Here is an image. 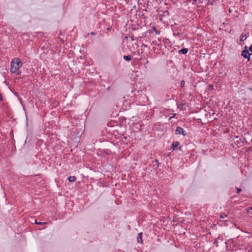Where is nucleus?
<instances>
[{
  "mask_svg": "<svg viewBox=\"0 0 252 252\" xmlns=\"http://www.w3.org/2000/svg\"><path fill=\"white\" fill-rule=\"evenodd\" d=\"M22 65V63L19 58H14L11 63L10 71L12 73H15Z\"/></svg>",
  "mask_w": 252,
  "mask_h": 252,
  "instance_id": "f257e3e1",
  "label": "nucleus"
},
{
  "mask_svg": "<svg viewBox=\"0 0 252 252\" xmlns=\"http://www.w3.org/2000/svg\"><path fill=\"white\" fill-rule=\"evenodd\" d=\"M247 47H245V48H246ZM250 54L249 53L248 50L247 49H245L241 53V56L243 57L245 59H248V61H250Z\"/></svg>",
  "mask_w": 252,
  "mask_h": 252,
  "instance_id": "f03ea898",
  "label": "nucleus"
},
{
  "mask_svg": "<svg viewBox=\"0 0 252 252\" xmlns=\"http://www.w3.org/2000/svg\"><path fill=\"white\" fill-rule=\"evenodd\" d=\"M175 134L177 135L182 134L184 136L187 135V133H185V131L184 130L183 128L180 126H177L175 130Z\"/></svg>",
  "mask_w": 252,
  "mask_h": 252,
  "instance_id": "7ed1b4c3",
  "label": "nucleus"
},
{
  "mask_svg": "<svg viewBox=\"0 0 252 252\" xmlns=\"http://www.w3.org/2000/svg\"><path fill=\"white\" fill-rule=\"evenodd\" d=\"M180 143L178 141H175V142H174L173 143H172V149L174 150L176 149V147H177L179 145Z\"/></svg>",
  "mask_w": 252,
  "mask_h": 252,
  "instance_id": "20e7f679",
  "label": "nucleus"
},
{
  "mask_svg": "<svg viewBox=\"0 0 252 252\" xmlns=\"http://www.w3.org/2000/svg\"><path fill=\"white\" fill-rule=\"evenodd\" d=\"M142 233L141 232L138 233V236L137 237V241L138 243H142Z\"/></svg>",
  "mask_w": 252,
  "mask_h": 252,
  "instance_id": "39448f33",
  "label": "nucleus"
},
{
  "mask_svg": "<svg viewBox=\"0 0 252 252\" xmlns=\"http://www.w3.org/2000/svg\"><path fill=\"white\" fill-rule=\"evenodd\" d=\"M188 49H187V48H183L181 50L179 51V52L180 53H182L183 54H187L188 53Z\"/></svg>",
  "mask_w": 252,
  "mask_h": 252,
  "instance_id": "423d86ee",
  "label": "nucleus"
},
{
  "mask_svg": "<svg viewBox=\"0 0 252 252\" xmlns=\"http://www.w3.org/2000/svg\"><path fill=\"white\" fill-rule=\"evenodd\" d=\"M68 180L70 182H73L76 180V178L75 176H69Z\"/></svg>",
  "mask_w": 252,
  "mask_h": 252,
  "instance_id": "0eeeda50",
  "label": "nucleus"
},
{
  "mask_svg": "<svg viewBox=\"0 0 252 252\" xmlns=\"http://www.w3.org/2000/svg\"><path fill=\"white\" fill-rule=\"evenodd\" d=\"M123 58L126 61H129L131 59V56H129V55L124 56Z\"/></svg>",
  "mask_w": 252,
  "mask_h": 252,
  "instance_id": "6e6552de",
  "label": "nucleus"
},
{
  "mask_svg": "<svg viewBox=\"0 0 252 252\" xmlns=\"http://www.w3.org/2000/svg\"><path fill=\"white\" fill-rule=\"evenodd\" d=\"M246 39H247V37L246 36H245L244 35L242 34L241 35V39H240L241 41H244Z\"/></svg>",
  "mask_w": 252,
  "mask_h": 252,
  "instance_id": "1a4fd4ad",
  "label": "nucleus"
},
{
  "mask_svg": "<svg viewBox=\"0 0 252 252\" xmlns=\"http://www.w3.org/2000/svg\"><path fill=\"white\" fill-rule=\"evenodd\" d=\"M249 214L252 215V207H250L247 209Z\"/></svg>",
  "mask_w": 252,
  "mask_h": 252,
  "instance_id": "9d476101",
  "label": "nucleus"
},
{
  "mask_svg": "<svg viewBox=\"0 0 252 252\" xmlns=\"http://www.w3.org/2000/svg\"><path fill=\"white\" fill-rule=\"evenodd\" d=\"M220 217L221 219H224L227 217V215L224 213H222L220 215Z\"/></svg>",
  "mask_w": 252,
  "mask_h": 252,
  "instance_id": "9b49d317",
  "label": "nucleus"
},
{
  "mask_svg": "<svg viewBox=\"0 0 252 252\" xmlns=\"http://www.w3.org/2000/svg\"><path fill=\"white\" fill-rule=\"evenodd\" d=\"M35 223L36 224H39V225H43V224L46 223V222H37L36 220H35Z\"/></svg>",
  "mask_w": 252,
  "mask_h": 252,
  "instance_id": "f8f14e48",
  "label": "nucleus"
},
{
  "mask_svg": "<svg viewBox=\"0 0 252 252\" xmlns=\"http://www.w3.org/2000/svg\"><path fill=\"white\" fill-rule=\"evenodd\" d=\"M235 189H236V192L237 193H240L242 191L241 189H239L237 187H235Z\"/></svg>",
  "mask_w": 252,
  "mask_h": 252,
  "instance_id": "ddd939ff",
  "label": "nucleus"
},
{
  "mask_svg": "<svg viewBox=\"0 0 252 252\" xmlns=\"http://www.w3.org/2000/svg\"><path fill=\"white\" fill-rule=\"evenodd\" d=\"M219 238H218L216 239V240H215V241L214 242V245H216V246H217V247H218V239H219Z\"/></svg>",
  "mask_w": 252,
  "mask_h": 252,
  "instance_id": "4468645a",
  "label": "nucleus"
},
{
  "mask_svg": "<svg viewBox=\"0 0 252 252\" xmlns=\"http://www.w3.org/2000/svg\"><path fill=\"white\" fill-rule=\"evenodd\" d=\"M173 35L174 36H176V35H177L179 37H181V33H179V32H177V33H174Z\"/></svg>",
  "mask_w": 252,
  "mask_h": 252,
  "instance_id": "2eb2a0df",
  "label": "nucleus"
},
{
  "mask_svg": "<svg viewBox=\"0 0 252 252\" xmlns=\"http://www.w3.org/2000/svg\"><path fill=\"white\" fill-rule=\"evenodd\" d=\"M185 84V82L184 80L181 81V86L183 87Z\"/></svg>",
  "mask_w": 252,
  "mask_h": 252,
  "instance_id": "dca6fc26",
  "label": "nucleus"
},
{
  "mask_svg": "<svg viewBox=\"0 0 252 252\" xmlns=\"http://www.w3.org/2000/svg\"><path fill=\"white\" fill-rule=\"evenodd\" d=\"M249 51L252 52V44L250 46L249 49Z\"/></svg>",
  "mask_w": 252,
  "mask_h": 252,
  "instance_id": "f3484780",
  "label": "nucleus"
},
{
  "mask_svg": "<svg viewBox=\"0 0 252 252\" xmlns=\"http://www.w3.org/2000/svg\"><path fill=\"white\" fill-rule=\"evenodd\" d=\"M155 162L158 165L159 164L158 160V159H155Z\"/></svg>",
  "mask_w": 252,
  "mask_h": 252,
  "instance_id": "a211bd4d",
  "label": "nucleus"
},
{
  "mask_svg": "<svg viewBox=\"0 0 252 252\" xmlns=\"http://www.w3.org/2000/svg\"><path fill=\"white\" fill-rule=\"evenodd\" d=\"M159 33H160V32H159V31H156V33L157 34H159Z\"/></svg>",
  "mask_w": 252,
  "mask_h": 252,
  "instance_id": "6ab92c4d",
  "label": "nucleus"
},
{
  "mask_svg": "<svg viewBox=\"0 0 252 252\" xmlns=\"http://www.w3.org/2000/svg\"><path fill=\"white\" fill-rule=\"evenodd\" d=\"M90 34H91V35H94V34H95V33H94V32H91L90 33Z\"/></svg>",
  "mask_w": 252,
  "mask_h": 252,
  "instance_id": "aec40b11",
  "label": "nucleus"
},
{
  "mask_svg": "<svg viewBox=\"0 0 252 252\" xmlns=\"http://www.w3.org/2000/svg\"><path fill=\"white\" fill-rule=\"evenodd\" d=\"M153 43L155 44H157V41H154L153 42Z\"/></svg>",
  "mask_w": 252,
  "mask_h": 252,
  "instance_id": "412c9836",
  "label": "nucleus"
},
{
  "mask_svg": "<svg viewBox=\"0 0 252 252\" xmlns=\"http://www.w3.org/2000/svg\"><path fill=\"white\" fill-rule=\"evenodd\" d=\"M133 37H134L133 36H131V38L132 40H134Z\"/></svg>",
  "mask_w": 252,
  "mask_h": 252,
  "instance_id": "4be33fe9",
  "label": "nucleus"
},
{
  "mask_svg": "<svg viewBox=\"0 0 252 252\" xmlns=\"http://www.w3.org/2000/svg\"><path fill=\"white\" fill-rule=\"evenodd\" d=\"M2 100V97L0 95V100Z\"/></svg>",
  "mask_w": 252,
  "mask_h": 252,
  "instance_id": "5701e85b",
  "label": "nucleus"
},
{
  "mask_svg": "<svg viewBox=\"0 0 252 252\" xmlns=\"http://www.w3.org/2000/svg\"><path fill=\"white\" fill-rule=\"evenodd\" d=\"M146 63V64L148 63V61H147Z\"/></svg>",
  "mask_w": 252,
  "mask_h": 252,
  "instance_id": "b1692460",
  "label": "nucleus"
},
{
  "mask_svg": "<svg viewBox=\"0 0 252 252\" xmlns=\"http://www.w3.org/2000/svg\"><path fill=\"white\" fill-rule=\"evenodd\" d=\"M229 12H231V10H230V9H229Z\"/></svg>",
  "mask_w": 252,
  "mask_h": 252,
  "instance_id": "393cba45",
  "label": "nucleus"
}]
</instances>
